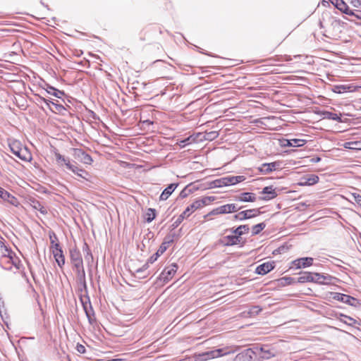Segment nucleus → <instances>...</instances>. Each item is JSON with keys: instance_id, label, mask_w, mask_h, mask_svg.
<instances>
[{"instance_id": "1", "label": "nucleus", "mask_w": 361, "mask_h": 361, "mask_svg": "<svg viewBox=\"0 0 361 361\" xmlns=\"http://www.w3.org/2000/svg\"><path fill=\"white\" fill-rule=\"evenodd\" d=\"M70 259L73 268L75 271L77 279L81 283H85V271L81 253L77 247L70 250Z\"/></svg>"}, {"instance_id": "2", "label": "nucleus", "mask_w": 361, "mask_h": 361, "mask_svg": "<svg viewBox=\"0 0 361 361\" xmlns=\"http://www.w3.org/2000/svg\"><path fill=\"white\" fill-rule=\"evenodd\" d=\"M214 200V197H204L201 199L195 200L192 203L187 207L185 211L180 215V218L182 219L188 218L194 212L209 204V203Z\"/></svg>"}, {"instance_id": "3", "label": "nucleus", "mask_w": 361, "mask_h": 361, "mask_svg": "<svg viewBox=\"0 0 361 361\" xmlns=\"http://www.w3.org/2000/svg\"><path fill=\"white\" fill-rule=\"evenodd\" d=\"M9 147L11 152L21 160L25 161H31V153L20 142L13 140L9 144Z\"/></svg>"}, {"instance_id": "4", "label": "nucleus", "mask_w": 361, "mask_h": 361, "mask_svg": "<svg viewBox=\"0 0 361 361\" xmlns=\"http://www.w3.org/2000/svg\"><path fill=\"white\" fill-rule=\"evenodd\" d=\"M0 263L4 269L8 270L13 267L19 269L21 266L20 260L15 253H13L12 255H7V257H1Z\"/></svg>"}, {"instance_id": "5", "label": "nucleus", "mask_w": 361, "mask_h": 361, "mask_svg": "<svg viewBox=\"0 0 361 361\" xmlns=\"http://www.w3.org/2000/svg\"><path fill=\"white\" fill-rule=\"evenodd\" d=\"M240 208H238L235 204H226L214 209L207 216L229 214L236 212Z\"/></svg>"}, {"instance_id": "6", "label": "nucleus", "mask_w": 361, "mask_h": 361, "mask_svg": "<svg viewBox=\"0 0 361 361\" xmlns=\"http://www.w3.org/2000/svg\"><path fill=\"white\" fill-rule=\"evenodd\" d=\"M313 258L312 257H302L297 259L293 260L291 262L292 268H295L296 269H299L301 268L309 267L313 264Z\"/></svg>"}, {"instance_id": "7", "label": "nucleus", "mask_w": 361, "mask_h": 361, "mask_svg": "<svg viewBox=\"0 0 361 361\" xmlns=\"http://www.w3.org/2000/svg\"><path fill=\"white\" fill-rule=\"evenodd\" d=\"M178 270V265L173 263L166 267L161 272V276L164 281H169L174 276Z\"/></svg>"}, {"instance_id": "8", "label": "nucleus", "mask_w": 361, "mask_h": 361, "mask_svg": "<svg viewBox=\"0 0 361 361\" xmlns=\"http://www.w3.org/2000/svg\"><path fill=\"white\" fill-rule=\"evenodd\" d=\"M54 157L56 159V162L58 166H63V165H66V167L72 171L73 172H75L77 169V166L71 164L69 160L66 159L63 155H61L59 152L57 151L54 152Z\"/></svg>"}, {"instance_id": "9", "label": "nucleus", "mask_w": 361, "mask_h": 361, "mask_svg": "<svg viewBox=\"0 0 361 361\" xmlns=\"http://www.w3.org/2000/svg\"><path fill=\"white\" fill-rule=\"evenodd\" d=\"M319 178L315 174H307L300 178V181L298 183L300 186H310L317 183Z\"/></svg>"}, {"instance_id": "10", "label": "nucleus", "mask_w": 361, "mask_h": 361, "mask_svg": "<svg viewBox=\"0 0 361 361\" xmlns=\"http://www.w3.org/2000/svg\"><path fill=\"white\" fill-rule=\"evenodd\" d=\"M261 194L264 195L261 197V200L264 201L272 200L278 195L276 189L272 185L264 188Z\"/></svg>"}, {"instance_id": "11", "label": "nucleus", "mask_w": 361, "mask_h": 361, "mask_svg": "<svg viewBox=\"0 0 361 361\" xmlns=\"http://www.w3.org/2000/svg\"><path fill=\"white\" fill-rule=\"evenodd\" d=\"M331 3L335 6L338 10L341 12L351 16L355 14V13L350 10L348 6L345 4V2L343 0H329Z\"/></svg>"}, {"instance_id": "12", "label": "nucleus", "mask_w": 361, "mask_h": 361, "mask_svg": "<svg viewBox=\"0 0 361 361\" xmlns=\"http://www.w3.org/2000/svg\"><path fill=\"white\" fill-rule=\"evenodd\" d=\"M358 89V87L355 86L352 84L349 85H336L333 88V92L337 94H341L344 92H355Z\"/></svg>"}, {"instance_id": "13", "label": "nucleus", "mask_w": 361, "mask_h": 361, "mask_svg": "<svg viewBox=\"0 0 361 361\" xmlns=\"http://www.w3.org/2000/svg\"><path fill=\"white\" fill-rule=\"evenodd\" d=\"M274 262H267L256 268V273L260 275H264L274 269Z\"/></svg>"}, {"instance_id": "14", "label": "nucleus", "mask_w": 361, "mask_h": 361, "mask_svg": "<svg viewBox=\"0 0 361 361\" xmlns=\"http://www.w3.org/2000/svg\"><path fill=\"white\" fill-rule=\"evenodd\" d=\"M279 166L280 163L279 161L265 163L261 165V166L259 168V170L261 173L264 174H268L275 171L276 168L279 167Z\"/></svg>"}, {"instance_id": "15", "label": "nucleus", "mask_w": 361, "mask_h": 361, "mask_svg": "<svg viewBox=\"0 0 361 361\" xmlns=\"http://www.w3.org/2000/svg\"><path fill=\"white\" fill-rule=\"evenodd\" d=\"M46 103L50 110L55 114L63 115L66 111V108L62 104L49 100L46 101Z\"/></svg>"}, {"instance_id": "16", "label": "nucleus", "mask_w": 361, "mask_h": 361, "mask_svg": "<svg viewBox=\"0 0 361 361\" xmlns=\"http://www.w3.org/2000/svg\"><path fill=\"white\" fill-rule=\"evenodd\" d=\"M0 197L4 200L8 202L10 204L14 206H18L19 202L18 200L8 192L0 187Z\"/></svg>"}, {"instance_id": "17", "label": "nucleus", "mask_w": 361, "mask_h": 361, "mask_svg": "<svg viewBox=\"0 0 361 361\" xmlns=\"http://www.w3.org/2000/svg\"><path fill=\"white\" fill-rule=\"evenodd\" d=\"M221 241L226 246L238 245L241 242L240 239L238 238V236L235 235L224 236Z\"/></svg>"}, {"instance_id": "18", "label": "nucleus", "mask_w": 361, "mask_h": 361, "mask_svg": "<svg viewBox=\"0 0 361 361\" xmlns=\"http://www.w3.org/2000/svg\"><path fill=\"white\" fill-rule=\"evenodd\" d=\"M313 283H319V284H325L328 281L331 280V276L329 275H323L319 273H314L313 272Z\"/></svg>"}, {"instance_id": "19", "label": "nucleus", "mask_w": 361, "mask_h": 361, "mask_svg": "<svg viewBox=\"0 0 361 361\" xmlns=\"http://www.w3.org/2000/svg\"><path fill=\"white\" fill-rule=\"evenodd\" d=\"M243 214V220L256 217L260 214L261 212L259 209H252L240 212Z\"/></svg>"}, {"instance_id": "20", "label": "nucleus", "mask_w": 361, "mask_h": 361, "mask_svg": "<svg viewBox=\"0 0 361 361\" xmlns=\"http://www.w3.org/2000/svg\"><path fill=\"white\" fill-rule=\"evenodd\" d=\"M75 154L80 158V161L85 164H91L92 162V157L85 152L80 150V149H75Z\"/></svg>"}, {"instance_id": "21", "label": "nucleus", "mask_w": 361, "mask_h": 361, "mask_svg": "<svg viewBox=\"0 0 361 361\" xmlns=\"http://www.w3.org/2000/svg\"><path fill=\"white\" fill-rule=\"evenodd\" d=\"M52 254L56 263L61 268L65 264V257L62 249L59 250H53Z\"/></svg>"}, {"instance_id": "22", "label": "nucleus", "mask_w": 361, "mask_h": 361, "mask_svg": "<svg viewBox=\"0 0 361 361\" xmlns=\"http://www.w3.org/2000/svg\"><path fill=\"white\" fill-rule=\"evenodd\" d=\"M333 298L336 300L341 301V302H343L347 303V304H351V301L355 300V298L350 295L342 294V293H335Z\"/></svg>"}, {"instance_id": "23", "label": "nucleus", "mask_w": 361, "mask_h": 361, "mask_svg": "<svg viewBox=\"0 0 361 361\" xmlns=\"http://www.w3.org/2000/svg\"><path fill=\"white\" fill-rule=\"evenodd\" d=\"M343 147L348 149L361 150V140L357 141L345 142L343 144Z\"/></svg>"}, {"instance_id": "24", "label": "nucleus", "mask_w": 361, "mask_h": 361, "mask_svg": "<svg viewBox=\"0 0 361 361\" xmlns=\"http://www.w3.org/2000/svg\"><path fill=\"white\" fill-rule=\"evenodd\" d=\"M354 10L353 11L355 16L358 19H361V0H351L350 1Z\"/></svg>"}, {"instance_id": "25", "label": "nucleus", "mask_w": 361, "mask_h": 361, "mask_svg": "<svg viewBox=\"0 0 361 361\" xmlns=\"http://www.w3.org/2000/svg\"><path fill=\"white\" fill-rule=\"evenodd\" d=\"M237 200L241 202H253L256 200V196L252 192H243L237 197Z\"/></svg>"}, {"instance_id": "26", "label": "nucleus", "mask_w": 361, "mask_h": 361, "mask_svg": "<svg viewBox=\"0 0 361 361\" xmlns=\"http://www.w3.org/2000/svg\"><path fill=\"white\" fill-rule=\"evenodd\" d=\"M176 188V185L174 184L169 185L166 188L164 189V190L161 194L160 200H167L169 198V197L171 195V193L174 191Z\"/></svg>"}, {"instance_id": "27", "label": "nucleus", "mask_w": 361, "mask_h": 361, "mask_svg": "<svg viewBox=\"0 0 361 361\" xmlns=\"http://www.w3.org/2000/svg\"><path fill=\"white\" fill-rule=\"evenodd\" d=\"M313 272L306 271L304 272L298 279V282L300 283L312 282L313 283Z\"/></svg>"}, {"instance_id": "28", "label": "nucleus", "mask_w": 361, "mask_h": 361, "mask_svg": "<svg viewBox=\"0 0 361 361\" xmlns=\"http://www.w3.org/2000/svg\"><path fill=\"white\" fill-rule=\"evenodd\" d=\"M249 226L247 225H240L233 231V233L238 238L241 240V235L249 232Z\"/></svg>"}, {"instance_id": "29", "label": "nucleus", "mask_w": 361, "mask_h": 361, "mask_svg": "<svg viewBox=\"0 0 361 361\" xmlns=\"http://www.w3.org/2000/svg\"><path fill=\"white\" fill-rule=\"evenodd\" d=\"M204 135L201 133H198L197 134H193L190 135L187 138L184 139L187 145H190L192 143L196 142L200 140V137H203Z\"/></svg>"}, {"instance_id": "30", "label": "nucleus", "mask_w": 361, "mask_h": 361, "mask_svg": "<svg viewBox=\"0 0 361 361\" xmlns=\"http://www.w3.org/2000/svg\"><path fill=\"white\" fill-rule=\"evenodd\" d=\"M204 135L201 133H198L197 134H193L190 135L187 138L184 139L187 145H190L192 143L196 142L200 140V137H203Z\"/></svg>"}, {"instance_id": "31", "label": "nucleus", "mask_w": 361, "mask_h": 361, "mask_svg": "<svg viewBox=\"0 0 361 361\" xmlns=\"http://www.w3.org/2000/svg\"><path fill=\"white\" fill-rule=\"evenodd\" d=\"M14 253L12 250L8 249V247L0 241V258L4 257H7V255H10Z\"/></svg>"}, {"instance_id": "32", "label": "nucleus", "mask_w": 361, "mask_h": 361, "mask_svg": "<svg viewBox=\"0 0 361 361\" xmlns=\"http://www.w3.org/2000/svg\"><path fill=\"white\" fill-rule=\"evenodd\" d=\"M340 320L345 324H349V325H354V324H357V322L355 319H354L353 318H352L350 317L343 315V314L341 315Z\"/></svg>"}, {"instance_id": "33", "label": "nucleus", "mask_w": 361, "mask_h": 361, "mask_svg": "<svg viewBox=\"0 0 361 361\" xmlns=\"http://www.w3.org/2000/svg\"><path fill=\"white\" fill-rule=\"evenodd\" d=\"M265 224L260 223L258 224L255 225L252 228V233L253 235H257L264 228H265Z\"/></svg>"}, {"instance_id": "34", "label": "nucleus", "mask_w": 361, "mask_h": 361, "mask_svg": "<svg viewBox=\"0 0 361 361\" xmlns=\"http://www.w3.org/2000/svg\"><path fill=\"white\" fill-rule=\"evenodd\" d=\"M204 135L203 137H200V140H212L217 136V133L215 131L209 132V133H202Z\"/></svg>"}, {"instance_id": "35", "label": "nucleus", "mask_w": 361, "mask_h": 361, "mask_svg": "<svg viewBox=\"0 0 361 361\" xmlns=\"http://www.w3.org/2000/svg\"><path fill=\"white\" fill-rule=\"evenodd\" d=\"M169 242L162 243L159 246V249L157 250V251L156 252L157 255H159V257L162 255L169 247Z\"/></svg>"}, {"instance_id": "36", "label": "nucleus", "mask_w": 361, "mask_h": 361, "mask_svg": "<svg viewBox=\"0 0 361 361\" xmlns=\"http://www.w3.org/2000/svg\"><path fill=\"white\" fill-rule=\"evenodd\" d=\"M73 173H75L76 175H78V176H80L84 179H86V180H87V177L89 176L88 172H87L85 170H84L82 169H79L78 167H77L75 172H73Z\"/></svg>"}, {"instance_id": "37", "label": "nucleus", "mask_w": 361, "mask_h": 361, "mask_svg": "<svg viewBox=\"0 0 361 361\" xmlns=\"http://www.w3.org/2000/svg\"><path fill=\"white\" fill-rule=\"evenodd\" d=\"M32 206L35 209H37V210L40 211L41 213H42V214H45L47 212L46 209L44 208V207L41 205V204L39 202H37V201H32Z\"/></svg>"}, {"instance_id": "38", "label": "nucleus", "mask_w": 361, "mask_h": 361, "mask_svg": "<svg viewBox=\"0 0 361 361\" xmlns=\"http://www.w3.org/2000/svg\"><path fill=\"white\" fill-rule=\"evenodd\" d=\"M156 217L155 210L154 209H149L147 212V221L151 222Z\"/></svg>"}, {"instance_id": "39", "label": "nucleus", "mask_w": 361, "mask_h": 361, "mask_svg": "<svg viewBox=\"0 0 361 361\" xmlns=\"http://www.w3.org/2000/svg\"><path fill=\"white\" fill-rule=\"evenodd\" d=\"M292 147H302L306 143L305 140L302 139H291Z\"/></svg>"}, {"instance_id": "40", "label": "nucleus", "mask_w": 361, "mask_h": 361, "mask_svg": "<svg viewBox=\"0 0 361 361\" xmlns=\"http://www.w3.org/2000/svg\"><path fill=\"white\" fill-rule=\"evenodd\" d=\"M279 281L281 283V284L285 286V285H290L293 283V279L290 277H283L281 279L279 280Z\"/></svg>"}, {"instance_id": "41", "label": "nucleus", "mask_w": 361, "mask_h": 361, "mask_svg": "<svg viewBox=\"0 0 361 361\" xmlns=\"http://www.w3.org/2000/svg\"><path fill=\"white\" fill-rule=\"evenodd\" d=\"M221 182L224 185H235V184H234V180H233V176L223 178L221 180Z\"/></svg>"}, {"instance_id": "42", "label": "nucleus", "mask_w": 361, "mask_h": 361, "mask_svg": "<svg viewBox=\"0 0 361 361\" xmlns=\"http://www.w3.org/2000/svg\"><path fill=\"white\" fill-rule=\"evenodd\" d=\"M355 202L361 207V194L353 192L351 194Z\"/></svg>"}, {"instance_id": "43", "label": "nucleus", "mask_w": 361, "mask_h": 361, "mask_svg": "<svg viewBox=\"0 0 361 361\" xmlns=\"http://www.w3.org/2000/svg\"><path fill=\"white\" fill-rule=\"evenodd\" d=\"M85 310L90 323L93 324L95 322V317L94 314H92L90 311H88L86 307H85Z\"/></svg>"}, {"instance_id": "44", "label": "nucleus", "mask_w": 361, "mask_h": 361, "mask_svg": "<svg viewBox=\"0 0 361 361\" xmlns=\"http://www.w3.org/2000/svg\"><path fill=\"white\" fill-rule=\"evenodd\" d=\"M49 235V239H50V243L59 242V239L54 232H50Z\"/></svg>"}, {"instance_id": "45", "label": "nucleus", "mask_w": 361, "mask_h": 361, "mask_svg": "<svg viewBox=\"0 0 361 361\" xmlns=\"http://www.w3.org/2000/svg\"><path fill=\"white\" fill-rule=\"evenodd\" d=\"M50 249H51V252H53V250H61L59 242L51 243Z\"/></svg>"}, {"instance_id": "46", "label": "nucleus", "mask_w": 361, "mask_h": 361, "mask_svg": "<svg viewBox=\"0 0 361 361\" xmlns=\"http://www.w3.org/2000/svg\"><path fill=\"white\" fill-rule=\"evenodd\" d=\"M245 180V178L243 176H233V180H234V184L243 182Z\"/></svg>"}, {"instance_id": "47", "label": "nucleus", "mask_w": 361, "mask_h": 361, "mask_svg": "<svg viewBox=\"0 0 361 361\" xmlns=\"http://www.w3.org/2000/svg\"><path fill=\"white\" fill-rule=\"evenodd\" d=\"M76 350L78 353H82V354L85 353L86 351L85 347L83 345L80 344V343L77 344Z\"/></svg>"}, {"instance_id": "48", "label": "nucleus", "mask_w": 361, "mask_h": 361, "mask_svg": "<svg viewBox=\"0 0 361 361\" xmlns=\"http://www.w3.org/2000/svg\"><path fill=\"white\" fill-rule=\"evenodd\" d=\"M159 257V255H157V253H155L154 255H153L152 256H151L149 259H148V263H150V264H152L154 263L155 261L157 260V259Z\"/></svg>"}, {"instance_id": "49", "label": "nucleus", "mask_w": 361, "mask_h": 361, "mask_svg": "<svg viewBox=\"0 0 361 361\" xmlns=\"http://www.w3.org/2000/svg\"><path fill=\"white\" fill-rule=\"evenodd\" d=\"M150 30V29H144L140 32V39L144 40L145 37L142 36H145L146 34Z\"/></svg>"}, {"instance_id": "50", "label": "nucleus", "mask_w": 361, "mask_h": 361, "mask_svg": "<svg viewBox=\"0 0 361 361\" xmlns=\"http://www.w3.org/2000/svg\"><path fill=\"white\" fill-rule=\"evenodd\" d=\"M329 114V118H332L334 120H339L340 119V117L337 116V114H332V113H328Z\"/></svg>"}, {"instance_id": "51", "label": "nucleus", "mask_w": 361, "mask_h": 361, "mask_svg": "<svg viewBox=\"0 0 361 361\" xmlns=\"http://www.w3.org/2000/svg\"><path fill=\"white\" fill-rule=\"evenodd\" d=\"M283 146L285 147H292V140H285Z\"/></svg>"}, {"instance_id": "52", "label": "nucleus", "mask_w": 361, "mask_h": 361, "mask_svg": "<svg viewBox=\"0 0 361 361\" xmlns=\"http://www.w3.org/2000/svg\"><path fill=\"white\" fill-rule=\"evenodd\" d=\"M177 144L180 147H184L185 146H187L185 142V140H178Z\"/></svg>"}, {"instance_id": "53", "label": "nucleus", "mask_w": 361, "mask_h": 361, "mask_svg": "<svg viewBox=\"0 0 361 361\" xmlns=\"http://www.w3.org/2000/svg\"><path fill=\"white\" fill-rule=\"evenodd\" d=\"M243 214L241 212H239L238 214H236L235 216H234V219H237V220H240V221H243Z\"/></svg>"}, {"instance_id": "54", "label": "nucleus", "mask_w": 361, "mask_h": 361, "mask_svg": "<svg viewBox=\"0 0 361 361\" xmlns=\"http://www.w3.org/2000/svg\"><path fill=\"white\" fill-rule=\"evenodd\" d=\"M54 96H56V97H59L60 98V95L62 94V92H60V91H58V90H54V92L53 94Z\"/></svg>"}, {"instance_id": "55", "label": "nucleus", "mask_w": 361, "mask_h": 361, "mask_svg": "<svg viewBox=\"0 0 361 361\" xmlns=\"http://www.w3.org/2000/svg\"><path fill=\"white\" fill-rule=\"evenodd\" d=\"M109 361H123L122 359H114L112 360H109Z\"/></svg>"}, {"instance_id": "56", "label": "nucleus", "mask_w": 361, "mask_h": 361, "mask_svg": "<svg viewBox=\"0 0 361 361\" xmlns=\"http://www.w3.org/2000/svg\"><path fill=\"white\" fill-rule=\"evenodd\" d=\"M183 220V219H182L181 218H180V216H178V221L179 222H181Z\"/></svg>"}, {"instance_id": "57", "label": "nucleus", "mask_w": 361, "mask_h": 361, "mask_svg": "<svg viewBox=\"0 0 361 361\" xmlns=\"http://www.w3.org/2000/svg\"><path fill=\"white\" fill-rule=\"evenodd\" d=\"M320 160H321V159H320L319 157H317V158L316 159V161H316V162H318V161H319Z\"/></svg>"}]
</instances>
